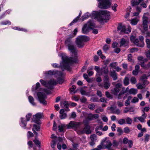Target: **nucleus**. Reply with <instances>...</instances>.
<instances>
[{
	"mask_svg": "<svg viewBox=\"0 0 150 150\" xmlns=\"http://www.w3.org/2000/svg\"><path fill=\"white\" fill-rule=\"evenodd\" d=\"M68 125H65L61 124V125L58 126V130L59 132H62L63 131L64 128L67 127V128L68 129Z\"/></svg>",
	"mask_w": 150,
	"mask_h": 150,
	"instance_id": "412c9836",
	"label": "nucleus"
},
{
	"mask_svg": "<svg viewBox=\"0 0 150 150\" xmlns=\"http://www.w3.org/2000/svg\"><path fill=\"white\" fill-rule=\"evenodd\" d=\"M59 113L60 115L59 117L61 119H65L67 117V113L65 112L64 109H61L59 111Z\"/></svg>",
	"mask_w": 150,
	"mask_h": 150,
	"instance_id": "f3484780",
	"label": "nucleus"
},
{
	"mask_svg": "<svg viewBox=\"0 0 150 150\" xmlns=\"http://www.w3.org/2000/svg\"><path fill=\"white\" fill-rule=\"evenodd\" d=\"M125 120L126 123L129 125H131L133 122L132 119L129 117H126Z\"/></svg>",
	"mask_w": 150,
	"mask_h": 150,
	"instance_id": "cd10ccee",
	"label": "nucleus"
},
{
	"mask_svg": "<svg viewBox=\"0 0 150 150\" xmlns=\"http://www.w3.org/2000/svg\"><path fill=\"white\" fill-rule=\"evenodd\" d=\"M147 116V114L145 113V111H143V113L142 114V116L138 117V119L140 122H145V119L146 118Z\"/></svg>",
	"mask_w": 150,
	"mask_h": 150,
	"instance_id": "2eb2a0df",
	"label": "nucleus"
},
{
	"mask_svg": "<svg viewBox=\"0 0 150 150\" xmlns=\"http://www.w3.org/2000/svg\"><path fill=\"white\" fill-rule=\"evenodd\" d=\"M90 138L91 141H95L97 139V137L96 134H93L90 136Z\"/></svg>",
	"mask_w": 150,
	"mask_h": 150,
	"instance_id": "58836bf2",
	"label": "nucleus"
},
{
	"mask_svg": "<svg viewBox=\"0 0 150 150\" xmlns=\"http://www.w3.org/2000/svg\"><path fill=\"white\" fill-rule=\"evenodd\" d=\"M105 148L110 149L112 144L110 140H108L105 142Z\"/></svg>",
	"mask_w": 150,
	"mask_h": 150,
	"instance_id": "a878e982",
	"label": "nucleus"
},
{
	"mask_svg": "<svg viewBox=\"0 0 150 150\" xmlns=\"http://www.w3.org/2000/svg\"><path fill=\"white\" fill-rule=\"evenodd\" d=\"M103 127V125H100L99 126H97L95 129L96 131H98V130H101Z\"/></svg>",
	"mask_w": 150,
	"mask_h": 150,
	"instance_id": "052dcab7",
	"label": "nucleus"
},
{
	"mask_svg": "<svg viewBox=\"0 0 150 150\" xmlns=\"http://www.w3.org/2000/svg\"><path fill=\"white\" fill-rule=\"evenodd\" d=\"M76 86L74 85H73L72 86V87L70 88V91L71 92H73V93H76L77 91H75L74 90L76 88Z\"/></svg>",
	"mask_w": 150,
	"mask_h": 150,
	"instance_id": "a18cd8bd",
	"label": "nucleus"
},
{
	"mask_svg": "<svg viewBox=\"0 0 150 150\" xmlns=\"http://www.w3.org/2000/svg\"><path fill=\"white\" fill-rule=\"evenodd\" d=\"M40 86V84L38 82L36 84L35 88L34 89L33 88H32V91H34L35 90H37L38 89V88Z\"/></svg>",
	"mask_w": 150,
	"mask_h": 150,
	"instance_id": "603ef678",
	"label": "nucleus"
},
{
	"mask_svg": "<svg viewBox=\"0 0 150 150\" xmlns=\"http://www.w3.org/2000/svg\"><path fill=\"white\" fill-rule=\"evenodd\" d=\"M102 145L101 144L97 146V147L91 150H101L102 149Z\"/></svg>",
	"mask_w": 150,
	"mask_h": 150,
	"instance_id": "5fc2aeb1",
	"label": "nucleus"
},
{
	"mask_svg": "<svg viewBox=\"0 0 150 150\" xmlns=\"http://www.w3.org/2000/svg\"><path fill=\"white\" fill-rule=\"evenodd\" d=\"M148 77L146 74H143L142 76L140 79L143 85L146 86L148 84L149 82L147 80Z\"/></svg>",
	"mask_w": 150,
	"mask_h": 150,
	"instance_id": "ddd939ff",
	"label": "nucleus"
},
{
	"mask_svg": "<svg viewBox=\"0 0 150 150\" xmlns=\"http://www.w3.org/2000/svg\"><path fill=\"white\" fill-rule=\"evenodd\" d=\"M133 42L135 45H136L137 46L140 47H143V43L141 42V43L137 39H135L133 41Z\"/></svg>",
	"mask_w": 150,
	"mask_h": 150,
	"instance_id": "b1692460",
	"label": "nucleus"
},
{
	"mask_svg": "<svg viewBox=\"0 0 150 150\" xmlns=\"http://www.w3.org/2000/svg\"><path fill=\"white\" fill-rule=\"evenodd\" d=\"M103 81L104 82H109V77L108 75H106L104 76Z\"/></svg>",
	"mask_w": 150,
	"mask_h": 150,
	"instance_id": "6e6d98bb",
	"label": "nucleus"
},
{
	"mask_svg": "<svg viewBox=\"0 0 150 150\" xmlns=\"http://www.w3.org/2000/svg\"><path fill=\"white\" fill-rule=\"evenodd\" d=\"M11 22L9 21H2L1 22V24L2 25H6L7 24L10 25L11 24Z\"/></svg>",
	"mask_w": 150,
	"mask_h": 150,
	"instance_id": "09e8293b",
	"label": "nucleus"
},
{
	"mask_svg": "<svg viewBox=\"0 0 150 150\" xmlns=\"http://www.w3.org/2000/svg\"><path fill=\"white\" fill-rule=\"evenodd\" d=\"M27 120L26 121L24 118H21V126L23 127H25L26 125Z\"/></svg>",
	"mask_w": 150,
	"mask_h": 150,
	"instance_id": "473e14b6",
	"label": "nucleus"
},
{
	"mask_svg": "<svg viewBox=\"0 0 150 150\" xmlns=\"http://www.w3.org/2000/svg\"><path fill=\"white\" fill-rule=\"evenodd\" d=\"M95 105L93 104H89L88 108L91 110H93L95 109Z\"/></svg>",
	"mask_w": 150,
	"mask_h": 150,
	"instance_id": "680f3d73",
	"label": "nucleus"
},
{
	"mask_svg": "<svg viewBox=\"0 0 150 150\" xmlns=\"http://www.w3.org/2000/svg\"><path fill=\"white\" fill-rule=\"evenodd\" d=\"M83 123L82 122L71 121L68 125V129L71 128L73 129H78L81 130L83 129Z\"/></svg>",
	"mask_w": 150,
	"mask_h": 150,
	"instance_id": "39448f33",
	"label": "nucleus"
},
{
	"mask_svg": "<svg viewBox=\"0 0 150 150\" xmlns=\"http://www.w3.org/2000/svg\"><path fill=\"white\" fill-rule=\"evenodd\" d=\"M27 136L29 138L32 137L34 136V134L31 132L29 131L28 132Z\"/></svg>",
	"mask_w": 150,
	"mask_h": 150,
	"instance_id": "bf43d9fd",
	"label": "nucleus"
},
{
	"mask_svg": "<svg viewBox=\"0 0 150 150\" xmlns=\"http://www.w3.org/2000/svg\"><path fill=\"white\" fill-rule=\"evenodd\" d=\"M148 18L146 16H143V23L141 25L142 27H143L144 32H142V33H144L145 31H146L148 30Z\"/></svg>",
	"mask_w": 150,
	"mask_h": 150,
	"instance_id": "9b49d317",
	"label": "nucleus"
},
{
	"mask_svg": "<svg viewBox=\"0 0 150 150\" xmlns=\"http://www.w3.org/2000/svg\"><path fill=\"white\" fill-rule=\"evenodd\" d=\"M108 72V70L107 67H101L99 73V76L102 75L103 74H107Z\"/></svg>",
	"mask_w": 150,
	"mask_h": 150,
	"instance_id": "4468645a",
	"label": "nucleus"
},
{
	"mask_svg": "<svg viewBox=\"0 0 150 150\" xmlns=\"http://www.w3.org/2000/svg\"><path fill=\"white\" fill-rule=\"evenodd\" d=\"M41 84L47 87L48 89H52L54 88V86L56 85V82L55 81L54 79H51L48 81L47 83L42 79H41L40 80Z\"/></svg>",
	"mask_w": 150,
	"mask_h": 150,
	"instance_id": "20e7f679",
	"label": "nucleus"
},
{
	"mask_svg": "<svg viewBox=\"0 0 150 150\" xmlns=\"http://www.w3.org/2000/svg\"><path fill=\"white\" fill-rule=\"evenodd\" d=\"M118 123L120 125L125 124V120L124 119H120L118 121Z\"/></svg>",
	"mask_w": 150,
	"mask_h": 150,
	"instance_id": "ea45409f",
	"label": "nucleus"
},
{
	"mask_svg": "<svg viewBox=\"0 0 150 150\" xmlns=\"http://www.w3.org/2000/svg\"><path fill=\"white\" fill-rule=\"evenodd\" d=\"M83 122L84 123L85 127L83 129V130L80 131V132L81 134L86 133V134H91V131L90 130L91 127L89 125L88 122L85 123L84 121Z\"/></svg>",
	"mask_w": 150,
	"mask_h": 150,
	"instance_id": "1a4fd4ad",
	"label": "nucleus"
},
{
	"mask_svg": "<svg viewBox=\"0 0 150 150\" xmlns=\"http://www.w3.org/2000/svg\"><path fill=\"white\" fill-rule=\"evenodd\" d=\"M104 84L103 85V87L104 88L107 89H108L110 86V83L109 82H104Z\"/></svg>",
	"mask_w": 150,
	"mask_h": 150,
	"instance_id": "f704fd0d",
	"label": "nucleus"
},
{
	"mask_svg": "<svg viewBox=\"0 0 150 150\" xmlns=\"http://www.w3.org/2000/svg\"><path fill=\"white\" fill-rule=\"evenodd\" d=\"M90 28L86 24H85L82 28V33L84 34H87L89 32Z\"/></svg>",
	"mask_w": 150,
	"mask_h": 150,
	"instance_id": "6ab92c4d",
	"label": "nucleus"
},
{
	"mask_svg": "<svg viewBox=\"0 0 150 150\" xmlns=\"http://www.w3.org/2000/svg\"><path fill=\"white\" fill-rule=\"evenodd\" d=\"M64 106L67 108H68L69 104L67 101H64L63 103Z\"/></svg>",
	"mask_w": 150,
	"mask_h": 150,
	"instance_id": "69168bd1",
	"label": "nucleus"
},
{
	"mask_svg": "<svg viewBox=\"0 0 150 150\" xmlns=\"http://www.w3.org/2000/svg\"><path fill=\"white\" fill-rule=\"evenodd\" d=\"M144 142L146 143L149 141L150 138V135L148 134H146L144 136Z\"/></svg>",
	"mask_w": 150,
	"mask_h": 150,
	"instance_id": "c85d7f7f",
	"label": "nucleus"
},
{
	"mask_svg": "<svg viewBox=\"0 0 150 150\" xmlns=\"http://www.w3.org/2000/svg\"><path fill=\"white\" fill-rule=\"evenodd\" d=\"M86 24L91 29H93L95 27V24L93 21H89Z\"/></svg>",
	"mask_w": 150,
	"mask_h": 150,
	"instance_id": "aec40b11",
	"label": "nucleus"
},
{
	"mask_svg": "<svg viewBox=\"0 0 150 150\" xmlns=\"http://www.w3.org/2000/svg\"><path fill=\"white\" fill-rule=\"evenodd\" d=\"M32 116V114L29 113L26 115L27 121H29L30 119Z\"/></svg>",
	"mask_w": 150,
	"mask_h": 150,
	"instance_id": "0e129e2a",
	"label": "nucleus"
},
{
	"mask_svg": "<svg viewBox=\"0 0 150 150\" xmlns=\"http://www.w3.org/2000/svg\"><path fill=\"white\" fill-rule=\"evenodd\" d=\"M89 39L88 37L86 36H79L76 38V43L79 47H82L84 45V42L88 41Z\"/></svg>",
	"mask_w": 150,
	"mask_h": 150,
	"instance_id": "7ed1b4c3",
	"label": "nucleus"
},
{
	"mask_svg": "<svg viewBox=\"0 0 150 150\" xmlns=\"http://www.w3.org/2000/svg\"><path fill=\"white\" fill-rule=\"evenodd\" d=\"M99 2L98 7L100 8L107 9L110 7L111 3L109 0H97Z\"/></svg>",
	"mask_w": 150,
	"mask_h": 150,
	"instance_id": "423d86ee",
	"label": "nucleus"
},
{
	"mask_svg": "<svg viewBox=\"0 0 150 150\" xmlns=\"http://www.w3.org/2000/svg\"><path fill=\"white\" fill-rule=\"evenodd\" d=\"M13 29L16 30H17L19 31H24L25 32H27L28 31L27 30L23 28H20L16 26L14 27H13Z\"/></svg>",
	"mask_w": 150,
	"mask_h": 150,
	"instance_id": "4c0bfd02",
	"label": "nucleus"
},
{
	"mask_svg": "<svg viewBox=\"0 0 150 150\" xmlns=\"http://www.w3.org/2000/svg\"><path fill=\"white\" fill-rule=\"evenodd\" d=\"M110 17V12L107 11H104L101 12V13H97L96 17L98 18L99 21H104L107 22L109 19Z\"/></svg>",
	"mask_w": 150,
	"mask_h": 150,
	"instance_id": "f03ea898",
	"label": "nucleus"
},
{
	"mask_svg": "<svg viewBox=\"0 0 150 150\" xmlns=\"http://www.w3.org/2000/svg\"><path fill=\"white\" fill-rule=\"evenodd\" d=\"M57 71L55 70H52L46 72L45 73V74H46L47 75L51 76L57 74Z\"/></svg>",
	"mask_w": 150,
	"mask_h": 150,
	"instance_id": "5701e85b",
	"label": "nucleus"
},
{
	"mask_svg": "<svg viewBox=\"0 0 150 150\" xmlns=\"http://www.w3.org/2000/svg\"><path fill=\"white\" fill-rule=\"evenodd\" d=\"M77 28H75L74 31V33H73V35H69V38H70V39H71V38L73 37H74V36H75L76 34V33L77 32Z\"/></svg>",
	"mask_w": 150,
	"mask_h": 150,
	"instance_id": "c03bdc74",
	"label": "nucleus"
},
{
	"mask_svg": "<svg viewBox=\"0 0 150 150\" xmlns=\"http://www.w3.org/2000/svg\"><path fill=\"white\" fill-rule=\"evenodd\" d=\"M149 64L150 63H148L147 64H145L144 62L141 63H139V64L141 65L142 67L145 69H147L150 67Z\"/></svg>",
	"mask_w": 150,
	"mask_h": 150,
	"instance_id": "393cba45",
	"label": "nucleus"
},
{
	"mask_svg": "<svg viewBox=\"0 0 150 150\" xmlns=\"http://www.w3.org/2000/svg\"><path fill=\"white\" fill-rule=\"evenodd\" d=\"M37 95L40 103L44 105H46L47 104V102L46 99L47 97L46 94L43 92H38L37 93Z\"/></svg>",
	"mask_w": 150,
	"mask_h": 150,
	"instance_id": "6e6552de",
	"label": "nucleus"
},
{
	"mask_svg": "<svg viewBox=\"0 0 150 150\" xmlns=\"http://www.w3.org/2000/svg\"><path fill=\"white\" fill-rule=\"evenodd\" d=\"M129 78L127 77H125L123 80V83L124 85L125 86H127L129 84Z\"/></svg>",
	"mask_w": 150,
	"mask_h": 150,
	"instance_id": "c756f323",
	"label": "nucleus"
},
{
	"mask_svg": "<svg viewBox=\"0 0 150 150\" xmlns=\"http://www.w3.org/2000/svg\"><path fill=\"white\" fill-rule=\"evenodd\" d=\"M28 149H30L31 148H32L33 146V145L32 141L31 140H30L28 141Z\"/></svg>",
	"mask_w": 150,
	"mask_h": 150,
	"instance_id": "79ce46f5",
	"label": "nucleus"
},
{
	"mask_svg": "<svg viewBox=\"0 0 150 150\" xmlns=\"http://www.w3.org/2000/svg\"><path fill=\"white\" fill-rule=\"evenodd\" d=\"M33 141L36 145H37L39 148H41V143L38 140L35 139H34Z\"/></svg>",
	"mask_w": 150,
	"mask_h": 150,
	"instance_id": "72a5a7b5",
	"label": "nucleus"
},
{
	"mask_svg": "<svg viewBox=\"0 0 150 150\" xmlns=\"http://www.w3.org/2000/svg\"><path fill=\"white\" fill-rule=\"evenodd\" d=\"M139 21V18L135 17L129 20L130 24L132 25H136Z\"/></svg>",
	"mask_w": 150,
	"mask_h": 150,
	"instance_id": "a211bd4d",
	"label": "nucleus"
},
{
	"mask_svg": "<svg viewBox=\"0 0 150 150\" xmlns=\"http://www.w3.org/2000/svg\"><path fill=\"white\" fill-rule=\"evenodd\" d=\"M117 30L120 31V33L123 34L124 33H129L131 31V28L129 27L127 29L126 28L125 25H122L121 23H119L117 27Z\"/></svg>",
	"mask_w": 150,
	"mask_h": 150,
	"instance_id": "0eeeda50",
	"label": "nucleus"
},
{
	"mask_svg": "<svg viewBox=\"0 0 150 150\" xmlns=\"http://www.w3.org/2000/svg\"><path fill=\"white\" fill-rule=\"evenodd\" d=\"M80 92L82 95H85L86 96H88L89 95V92H86V91H85L83 89L81 90H80Z\"/></svg>",
	"mask_w": 150,
	"mask_h": 150,
	"instance_id": "a19ab883",
	"label": "nucleus"
},
{
	"mask_svg": "<svg viewBox=\"0 0 150 150\" xmlns=\"http://www.w3.org/2000/svg\"><path fill=\"white\" fill-rule=\"evenodd\" d=\"M122 86V85L120 83H118L116 84L114 88L111 90L112 93L115 96L117 95L120 91Z\"/></svg>",
	"mask_w": 150,
	"mask_h": 150,
	"instance_id": "9d476101",
	"label": "nucleus"
},
{
	"mask_svg": "<svg viewBox=\"0 0 150 150\" xmlns=\"http://www.w3.org/2000/svg\"><path fill=\"white\" fill-rule=\"evenodd\" d=\"M124 90L125 88L123 87L122 88V90L120 92L119 94L116 96H117V98L118 99H120L123 97L124 94L125 93V92L124 91Z\"/></svg>",
	"mask_w": 150,
	"mask_h": 150,
	"instance_id": "4be33fe9",
	"label": "nucleus"
},
{
	"mask_svg": "<svg viewBox=\"0 0 150 150\" xmlns=\"http://www.w3.org/2000/svg\"><path fill=\"white\" fill-rule=\"evenodd\" d=\"M146 42L147 48H150V40L146 39Z\"/></svg>",
	"mask_w": 150,
	"mask_h": 150,
	"instance_id": "4d7b16f0",
	"label": "nucleus"
},
{
	"mask_svg": "<svg viewBox=\"0 0 150 150\" xmlns=\"http://www.w3.org/2000/svg\"><path fill=\"white\" fill-rule=\"evenodd\" d=\"M124 131L125 133H128L130 132V130L129 128L128 127H127L124 128Z\"/></svg>",
	"mask_w": 150,
	"mask_h": 150,
	"instance_id": "3c124183",
	"label": "nucleus"
},
{
	"mask_svg": "<svg viewBox=\"0 0 150 150\" xmlns=\"http://www.w3.org/2000/svg\"><path fill=\"white\" fill-rule=\"evenodd\" d=\"M131 3L132 6L138 5L139 4L138 0L136 1L135 0H132Z\"/></svg>",
	"mask_w": 150,
	"mask_h": 150,
	"instance_id": "c9c22d12",
	"label": "nucleus"
},
{
	"mask_svg": "<svg viewBox=\"0 0 150 150\" xmlns=\"http://www.w3.org/2000/svg\"><path fill=\"white\" fill-rule=\"evenodd\" d=\"M28 100L33 105H35V103L34 102V99L31 96H30L28 97Z\"/></svg>",
	"mask_w": 150,
	"mask_h": 150,
	"instance_id": "2f4dec72",
	"label": "nucleus"
},
{
	"mask_svg": "<svg viewBox=\"0 0 150 150\" xmlns=\"http://www.w3.org/2000/svg\"><path fill=\"white\" fill-rule=\"evenodd\" d=\"M109 46L107 45H105L103 47V50L105 52L109 49Z\"/></svg>",
	"mask_w": 150,
	"mask_h": 150,
	"instance_id": "338daca9",
	"label": "nucleus"
},
{
	"mask_svg": "<svg viewBox=\"0 0 150 150\" xmlns=\"http://www.w3.org/2000/svg\"><path fill=\"white\" fill-rule=\"evenodd\" d=\"M65 44L66 46L68 47V50L72 53L74 54V57H62L63 64L62 68L64 69H66L68 71H71V68L70 66L71 63H76L78 62L77 56V52L76 51V47L73 44L71 39L70 38H67L65 40Z\"/></svg>",
	"mask_w": 150,
	"mask_h": 150,
	"instance_id": "f257e3e1",
	"label": "nucleus"
},
{
	"mask_svg": "<svg viewBox=\"0 0 150 150\" xmlns=\"http://www.w3.org/2000/svg\"><path fill=\"white\" fill-rule=\"evenodd\" d=\"M33 120L35 123H37V124H40V119L37 117L36 116L34 115L33 116Z\"/></svg>",
	"mask_w": 150,
	"mask_h": 150,
	"instance_id": "bb28decb",
	"label": "nucleus"
},
{
	"mask_svg": "<svg viewBox=\"0 0 150 150\" xmlns=\"http://www.w3.org/2000/svg\"><path fill=\"white\" fill-rule=\"evenodd\" d=\"M127 60L129 62H133V60L132 59V56L131 54H129L127 56Z\"/></svg>",
	"mask_w": 150,
	"mask_h": 150,
	"instance_id": "37998d69",
	"label": "nucleus"
},
{
	"mask_svg": "<svg viewBox=\"0 0 150 150\" xmlns=\"http://www.w3.org/2000/svg\"><path fill=\"white\" fill-rule=\"evenodd\" d=\"M129 40L128 38L126 37L125 38H122L120 42V47H125L128 45Z\"/></svg>",
	"mask_w": 150,
	"mask_h": 150,
	"instance_id": "f8f14e48",
	"label": "nucleus"
},
{
	"mask_svg": "<svg viewBox=\"0 0 150 150\" xmlns=\"http://www.w3.org/2000/svg\"><path fill=\"white\" fill-rule=\"evenodd\" d=\"M146 86H144L140 83H139L137 85V88L139 89H142L145 87Z\"/></svg>",
	"mask_w": 150,
	"mask_h": 150,
	"instance_id": "e433bc0d",
	"label": "nucleus"
},
{
	"mask_svg": "<svg viewBox=\"0 0 150 150\" xmlns=\"http://www.w3.org/2000/svg\"><path fill=\"white\" fill-rule=\"evenodd\" d=\"M110 75L112 77L113 80L114 81L116 80L118 78L117 74L115 71L114 70H113L112 71L110 72Z\"/></svg>",
	"mask_w": 150,
	"mask_h": 150,
	"instance_id": "dca6fc26",
	"label": "nucleus"
},
{
	"mask_svg": "<svg viewBox=\"0 0 150 150\" xmlns=\"http://www.w3.org/2000/svg\"><path fill=\"white\" fill-rule=\"evenodd\" d=\"M33 127L37 131H39L40 130V127L39 126H38L36 125H33Z\"/></svg>",
	"mask_w": 150,
	"mask_h": 150,
	"instance_id": "e2e57ef3",
	"label": "nucleus"
},
{
	"mask_svg": "<svg viewBox=\"0 0 150 150\" xmlns=\"http://www.w3.org/2000/svg\"><path fill=\"white\" fill-rule=\"evenodd\" d=\"M56 141L55 139H53L52 141V143L51 144V146L52 148H54L55 145L56 144Z\"/></svg>",
	"mask_w": 150,
	"mask_h": 150,
	"instance_id": "864d4df0",
	"label": "nucleus"
},
{
	"mask_svg": "<svg viewBox=\"0 0 150 150\" xmlns=\"http://www.w3.org/2000/svg\"><path fill=\"white\" fill-rule=\"evenodd\" d=\"M146 55L147 58L150 59V49L146 52Z\"/></svg>",
	"mask_w": 150,
	"mask_h": 150,
	"instance_id": "774afa93",
	"label": "nucleus"
},
{
	"mask_svg": "<svg viewBox=\"0 0 150 150\" xmlns=\"http://www.w3.org/2000/svg\"><path fill=\"white\" fill-rule=\"evenodd\" d=\"M55 81L57 83L56 85L58 83H59V84H62L63 83L64 81L63 79L61 78H58L57 81L55 80Z\"/></svg>",
	"mask_w": 150,
	"mask_h": 150,
	"instance_id": "de8ad7c7",
	"label": "nucleus"
},
{
	"mask_svg": "<svg viewBox=\"0 0 150 150\" xmlns=\"http://www.w3.org/2000/svg\"><path fill=\"white\" fill-rule=\"evenodd\" d=\"M116 62L111 63L110 64V66L112 68L114 69H115L116 67Z\"/></svg>",
	"mask_w": 150,
	"mask_h": 150,
	"instance_id": "13d9d810",
	"label": "nucleus"
},
{
	"mask_svg": "<svg viewBox=\"0 0 150 150\" xmlns=\"http://www.w3.org/2000/svg\"><path fill=\"white\" fill-rule=\"evenodd\" d=\"M139 38L140 40V42L141 43V42L143 43V47L144 46V37L141 35H140L139 36Z\"/></svg>",
	"mask_w": 150,
	"mask_h": 150,
	"instance_id": "8fccbe9b",
	"label": "nucleus"
},
{
	"mask_svg": "<svg viewBox=\"0 0 150 150\" xmlns=\"http://www.w3.org/2000/svg\"><path fill=\"white\" fill-rule=\"evenodd\" d=\"M138 91L137 89L134 88H131L129 91V93L130 94H136L137 93Z\"/></svg>",
	"mask_w": 150,
	"mask_h": 150,
	"instance_id": "7c9ffc66",
	"label": "nucleus"
},
{
	"mask_svg": "<svg viewBox=\"0 0 150 150\" xmlns=\"http://www.w3.org/2000/svg\"><path fill=\"white\" fill-rule=\"evenodd\" d=\"M130 82L132 84H134L137 82L136 79L134 77H132L131 78Z\"/></svg>",
	"mask_w": 150,
	"mask_h": 150,
	"instance_id": "49530a36",
	"label": "nucleus"
}]
</instances>
